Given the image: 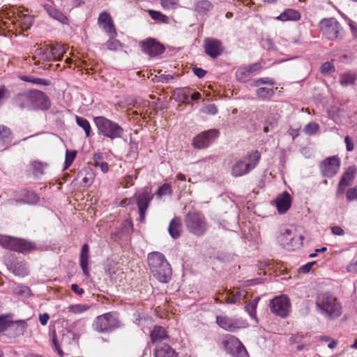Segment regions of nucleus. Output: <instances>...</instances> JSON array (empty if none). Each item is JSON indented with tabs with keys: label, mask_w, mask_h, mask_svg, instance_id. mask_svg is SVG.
Wrapping results in <instances>:
<instances>
[{
	"label": "nucleus",
	"mask_w": 357,
	"mask_h": 357,
	"mask_svg": "<svg viewBox=\"0 0 357 357\" xmlns=\"http://www.w3.org/2000/svg\"><path fill=\"white\" fill-rule=\"evenodd\" d=\"M15 105L20 109L47 110L51 107L49 97L38 90H28L17 94Z\"/></svg>",
	"instance_id": "f257e3e1"
},
{
	"label": "nucleus",
	"mask_w": 357,
	"mask_h": 357,
	"mask_svg": "<svg viewBox=\"0 0 357 357\" xmlns=\"http://www.w3.org/2000/svg\"><path fill=\"white\" fill-rule=\"evenodd\" d=\"M315 304L319 313L328 319H336L342 314V303L333 294L329 291L318 293Z\"/></svg>",
	"instance_id": "f03ea898"
},
{
	"label": "nucleus",
	"mask_w": 357,
	"mask_h": 357,
	"mask_svg": "<svg viewBox=\"0 0 357 357\" xmlns=\"http://www.w3.org/2000/svg\"><path fill=\"white\" fill-rule=\"evenodd\" d=\"M66 53V48L59 45H40L35 51L32 57L35 64L40 66L44 70H48L52 64L48 62L61 60Z\"/></svg>",
	"instance_id": "7ed1b4c3"
},
{
	"label": "nucleus",
	"mask_w": 357,
	"mask_h": 357,
	"mask_svg": "<svg viewBox=\"0 0 357 357\" xmlns=\"http://www.w3.org/2000/svg\"><path fill=\"white\" fill-rule=\"evenodd\" d=\"M148 262L151 272L159 282L167 283L171 280L172 267L163 254L159 252L149 253Z\"/></svg>",
	"instance_id": "20e7f679"
},
{
	"label": "nucleus",
	"mask_w": 357,
	"mask_h": 357,
	"mask_svg": "<svg viewBox=\"0 0 357 357\" xmlns=\"http://www.w3.org/2000/svg\"><path fill=\"white\" fill-rule=\"evenodd\" d=\"M93 122L97 128L98 133L114 140L122 138L124 129L117 123L102 116L93 118Z\"/></svg>",
	"instance_id": "39448f33"
},
{
	"label": "nucleus",
	"mask_w": 357,
	"mask_h": 357,
	"mask_svg": "<svg viewBox=\"0 0 357 357\" xmlns=\"http://www.w3.org/2000/svg\"><path fill=\"white\" fill-rule=\"evenodd\" d=\"M261 159V154L257 151L248 152L242 159L237 160L231 168V175L234 177L244 176L254 169Z\"/></svg>",
	"instance_id": "423d86ee"
},
{
	"label": "nucleus",
	"mask_w": 357,
	"mask_h": 357,
	"mask_svg": "<svg viewBox=\"0 0 357 357\" xmlns=\"http://www.w3.org/2000/svg\"><path fill=\"white\" fill-rule=\"evenodd\" d=\"M2 17L8 21H4L3 26L6 29L10 27V24H18L22 30H26L32 25L31 16L22 13L18 9L12 8L2 11Z\"/></svg>",
	"instance_id": "0eeeda50"
},
{
	"label": "nucleus",
	"mask_w": 357,
	"mask_h": 357,
	"mask_svg": "<svg viewBox=\"0 0 357 357\" xmlns=\"http://www.w3.org/2000/svg\"><path fill=\"white\" fill-rule=\"evenodd\" d=\"M185 225L188 231L197 236L204 235L208 229L204 215L197 211H189L185 217Z\"/></svg>",
	"instance_id": "6e6552de"
},
{
	"label": "nucleus",
	"mask_w": 357,
	"mask_h": 357,
	"mask_svg": "<svg viewBox=\"0 0 357 357\" xmlns=\"http://www.w3.org/2000/svg\"><path fill=\"white\" fill-rule=\"evenodd\" d=\"M119 326V320L113 312L98 316L93 321V327L99 333H108Z\"/></svg>",
	"instance_id": "1a4fd4ad"
},
{
	"label": "nucleus",
	"mask_w": 357,
	"mask_h": 357,
	"mask_svg": "<svg viewBox=\"0 0 357 357\" xmlns=\"http://www.w3.org/2000/svg\"><path fill=\"white\" fill-rule=\"evenodd\" d=\"M319 28L322 34L331 40L338 38L342 30L340 24L333 17L324 18L321 20Z\"/></svg>",
	"instance_id": "9d476101"
},
{
	"label": "nucleus",
	"mask_w": 357,
	"mask_h": 357,
	"mask_svg": "<svg viewBox=\"0 0 357 357\" xmlns=\"http://www.w3.org/2000/svg\"><path fill=\"white\" fill-rule=\"evenodd\" d=\"M216 324L222 329L234 333L248 326L246 321L243 319H232L227 316H216Z\"/></svg>",
	"instance_id": "9b49d317"
},
{
	"label": "nucleus",
	"mask_w": 357,
	"mask_h": 357,
	"mask_svg": "<svg viewBox=\"0 0 357 357\" xmlns=\"http://www.w3.org/2000/svg\"><path fill=\"white\" fill-rule=\"evenodd\" d=\"M290 307V300L284 295L275 297L270 303L271 312L283 318L288 315Z\"/></svg>",
	"instance_id": "f8f14e48"
},
{
	"label": "nucleus",
	"mask_w": 357,
	"mask_h": 357,
	"mask_svg": "<svg viewBox=\"0 0 357 357\" xmlns=\"http://www.w3.org/2000/svg\"><path fill=\"white\" fill-rule=\"evenodd\" d=\"M218 136L219 131L216 129L204 131L193 138L192 146L199 149L207 148Z\"/></svg>",
	"instance_id": "ddd939ff"
},
{
	"label": "nucleus",
	"mask_w": 357,
	"mask_h": 357,
	"mask_svg": "<svg viewBox=\"0 0 357 357\" xmlns=\"http://www.w3.org/2000/svg\"><path fill=\"white\" fill-rule=\"evenodd\" d=\"M142 52L150 56L162 54L165 51L162 44L155 38H148L139 43Z\"/></svg>",
	"instance_id": "4468645a"
},
{
	"label": "nucleus",
	"mask_w": 357,
	"mask_h": 357,
	"mask_svg": "<svg viewBox=\"0 0 357 357\" xmlns=\"http://www.w3.org/2000/svg\"><path fill=\"white\" fill-rule=\"evenodd\" d=\"M136 203L139 208V220L144 222L145 219L146 211L153 199V195L151 192H142L135 195Z\"/></svg>",
	"instance_id": "2eb2a0df"
},
{
	"label": "nucleus",
	"mask_w": 357,
	"mask_h": 357,
	"mask_svg": "<svg viewBox=\"0 0 357 357\" xmlns=\"http://www.w3.org/2000/svg\"><path fill=\"white\" fill-rule=\"evenodd\" d=\"M340 166V159L333 156L324 160L320 165V169L323 176L332 177L337 173Z\"/></svg>",
	"instance_id": "dca6fc26"
},
{
	"label": "nucleus",
	"mask_w": 357,
	"mask_h": 357,
	"mask_svg": "<svg viewBox=\"0 0 357 357\" xmlns=\"http://www.w3.org/2000/svg\"><path fill=\"white\" fill-rule=\"evenodd\" d=\"M204 47L205 53L213 59L221 55L224 50L221 41L211 38H207L204 40Z\"/></svg>",
	"instance_id": "f3484780"
},
{
	"label": "nucleus",
	"mask_w": 357,
	"mask_h": 357,
	"mask_svg": "<svg viewBox=\"0 0 357 357\" xmlns=\"http://www.w3.org/2000/svg\"><path fill=\"white\" fill-rule=\"evenodd\" d=\"M98 24L102 26L103 31L108 35H117L114 21L109 13L106 11L100 13L98 18Z\"/></svg>",
	"instance_id": "a211bd4d"
},
{
	"label": "nucleus",
	"mask_w": 357,
	"mask_h": 357,
	"mask_svg": "<svg viewBox=\"0 0 357 357\" xmlns=\"http://www.w3.org/2000/svg\"><path fill=\"white\" fill-rule=\"evenodd\" d=\"M220 295L222 297L224 296L225 302L229 304L239 303L246 298L245 291L241 290L239 288H233L229 290L226 289L222 291Z\"/></svg>",
	"instance_id": "6ab92c4d"
},
{
	"label": "nucleus",
	"mask_w": 357,
	"mask_h": 357,
	"mask_svg": "<svg viewBox=\"0 0 357 357\" xmlns=\"http://www.w3.org/2000/svg\"><path fill=\"white\" fill-rule=\"evenodd\" d=\"M43 8L51 17L56 20L63 24H69L68 18L61 10L56 8L53 2L48 1L43 5Z\"/></svg>",
	"instance_id": "aec40b11"
},
{
	"label": "nucleus",
	"mask_w": 357,
	"mask_h": 357,
	"mask_svg": "<svg viewBox=\"0 0 357 357\" xmlns=\"http://www.w3.org/2000/svg\"><path fill=\"white\" fill-rule=\"evenodd\" d=\"M275 202L279 213H284L291 206V197L287 192H284L276 198Z\"/></svg>",
	"instance_id": "412c9836"
},
{
	"label": "nucleus",
	"mask_w": 357,
	"mask_h": 357,
	"mask_svg": "<svg viewBox=\"0 0 357 357\" xmlns=\"http://www.w3.org/2000/svg\"><path fill=\"white\" fill-rule=\"evenodd\" d=\"M153 354L154 357H178L174 349L165 343L157 344Z\"/></svg>",
	"instance_id": "4be33fe9"
},
{
	"label": "nucleus",
	"mask_w": 357,
	"mask_h": 357,
	"mask_svg": "<svg viewBox=\"0 0 357 357\" xmlns=\"http://www.w3.org/2000/svg\"><path fill=\"white\" fill-rule=\"evenodd\" d=\"M151 340L153 344H162V341L169 338L167 332L166 330L160 326H155L151 332Z\"/></svg>",
	"instance_id": "5701e85b"
},
{
	"label": "nucleus",
	"mask_w": 357,
	"mask_h": 357,
	"mask_svg": "<svg viewBox=\"0 0 357 357\" xmlns=\"http://www.w3.org/2000/svg\"><path fill=\"white\" fill-rule=\"evenodd\" d=\"M89 247L87 243H84L82 247V250L79 257L80 266L82 269L84 274L88 277L89 276Z\"/></svg>",
	"instance_id": "b1692460"
},
{
	"label": "nucleus",
	"mask_w": 357,
	"mask_h": 357,
	"mask_svg": "<svg viewBox=\"0 0 357 357\" xmlns=\"http://www.w3.org/2000/svg\"><path fill=\"white\" fill-rule=\"evenodd\" d=\"M301 17L299 11L292 8H287L284 10L279 16L275 19L282 22L287 21H298Z\"/></svg>",
	"instance_id": "393cba45"
},
{
	"label": "nucleus",
	"mask_w": 357,
	"mask_h": 357,
	"mask_svg": "<svg viewBox=\"0 0 357 357\" xmlns=\"http://www.w3.org/2000/svg\"><path fill=\"white\" fill-rule=\"evenodd\" d=\"M36 248V245L33 242L26 241L25 239L17 238L14 252L24 253L33 250Z\"/></svg>",
	"instance_id": "a878e982"
},
{
	"label": "nucleus",
	"mask_w": 357,
	"mask_h": 357,
	"mask_svg": "<svg viewBox=\"0 0 357 357\" xmlns=\"http://www.w3.org/2000/svg\"><path fill=\"white\" fill-rule=\"evenodd\" d=\"M213 8V3L208 0H199L194 3L193 10L199 15H206Z\"/></svg>",
	"instance_id": "bb28decb"
},
{
	"label": "nucleus",
	"mask_w": 357,
	"mask_h": 357,
	"mask_svg": "<svg viewBox=\"0 0 357 357\" xmlns=\"http://www.w3.org/2000/svg\"><path fill=\"white\" fill-rule=\"evenodd\" d=\"M181 221L179 218H174L170 222L169 225L168 231L170 236L176 239L180 237L181 234Z\"/></svg>",
	"instance_id": "cd10ccee"
},
{
	"label": "nucleus",
	"mask_w": 357,
	"mask_h": 357,
	"mask_svg": "<svg viewBox=\"0 0 357 357\" xmlns=\"http://www.w3.org/2000/svg\"><path fill=\"white\" fill-rule=\"evenodd\" d=\"M307 334L304 335L303 333H298L292 335L289 338V344L291 346H296L298 351L303 350L307 345L305 342V338Z\"/></svg>",
	"instance_id": "c85d7f7f"
},
{
	"label": "nucleus",
	"mask_w": 357,
	"mask_h": 357,
	"mask_svg": "<svg viewBox=\"0 0 357 357\" xmlns=\"http://www.w3.org/2000/svg\"><path fill=\"white\" fill-rule=\"evenodd\" d=\"M240 342L241 341L236 337L231 335H228L222 341V344L224 345L225 349L231 354L236 348L239 345Z\"/></svg>",
	"instance_id": "c756f323"
},
{
	"label": "nucleus",
	"mask_w": 357,
	"mask_h": 357,
	"mask_svg": "<svg viewBox=\"0 0 357 357\" xmlns=\"http://www.w3.org/2000/svg\"><path fill=\"white\" fill-rule=\"evenodd\" d=\"M275 94V91L272 88L261 86L256 90V95L258 99L261 100H270Z\"/></svg>",
	"instance_id": "7c9ffc66"
},
{
	"label": "nucleus",
	"mask_w": 357,
	"mask_h": 357,
	"mask_svg": "<svg viewBox=\"0 0 357 357\" xmlns=\"http://www.w3.org/2000/svg\"><path fill=\"white\" fill-rule=\"evenodd\" d=\"M17 238L6 235H0V245L5 249L15 250Z\"/></svg>",
	"instance_id": "2f4dec72"
},
{
	"label": "nucleus",
	"mask_w": 357,
	"mask_h": 357,
	"mask_svg": "<svg viewBox=\"0 0 357 357\" xmlns=\"http://www.w3.org/2000/svg\"><path fill=\"white\" fill-rule=\"evenodd\" d=\"M10 270L17 276L24 277L29 275V271L25 264L16 262L11 265Z\"/></svg>",
	"instance_id": "473e14b6"
},
{
	"label": "nucleus",
	"mask_w": 357,
	"mask_h": 357,
	"mask_svg": "<svg viewBox=\"0 0 357 357\" xmlns=\"http://www.w3.org/2000/svg\"><path fill=\"white\" fill-rule=\"evenodd\" d=\"M260 297L257 296L253 300L248 301L245 306V311L255 320H257V306Z\"/></svg>",
	"instance_id": "72a5a7b5"
},
{
	"label": "nucleus",
	"mask_w": 357,
	"mask_h": 357,
	"mask_svg": "<svg viewBox=\"0 0 357 357\" xmlns=\"http://www.w3.org/2000/svg\"><path fill=\"white\" fill-rule=\"evenodd\" d=\"M357 79V74L352 72H348L342 74L340 77V83L343 86L354 84Z\"/></svg>",
	"instance_id": "f704fd0d"
},
{
	"label": "nucleus",
	"mask_w": 357,
	"mask_h": 357,
	"mask_svg": "<svg viewBox=\"0 0 357 357\" xmlns=\"http://www.w3.org/2000/svg\"><path fill=\"white\" fill-rule=\"evenodd\" d=\"M280 241L284 246H294L295 241V236L292 234L291 230L287 229L281 235Z\"/></svg>",
	"instance_id": "c9c22d12"
},
{
	"label": "nucleus",
	"mask_w": 357,
	"mask_h": 357,
	"mask_svg": "<svg viewBox=\"0 0 357 357\" xmlns=\"http://www.w3.org/2000/svg\"><path fill=\"white\" fill-rule=\"evenodd\" d=\"M148 13L149 16L154 21L162 23V24H168L169 23V17L162 13L160 11H156L154 10H149Z\"/></svg>",
	"instance_id": "e433bc0d"
},
{
	"label": "nucleus",
	"mask_w": 357,
	"mask_h": 357,
	"mask_svg": "<svg viewBox=\"0 0 357 357\" xmlns=\"http://www.w3.org/2000/svg\"><path fill=\"white\" fill-rule=\"evenodd\" d=\"M76 123L77 124L81 127L85 132L86 136L89 137L91 136V127L89 121L81 116H76Z\"/></svg>",
	"instance_id": "4c0bfd02"
},
{
	"label": "nucleus",
	"mask_w": 357,
	"mask_h": 357,
	"mask_svg": "<svg viewBox=\"0 0 357 357\" xmlns=\"http://www.w3.org/2000/svg\"><path fill=\"white\" fill-rule=\"evenodd\" d=\"M353 178L354 175L352 173L349 172L344 173L339 183L337 193H342L344 192L343 188L349 185Z\"/></svg>",
	"instance_id": "58836bf2"
},
{
	"label": "nucleus",
	"mask_w": 357,
	"mask_h": 357,
	"mask_svg": "<svg viewBox=\"0 0 357 357\" xmlns=\"http://www.w3.org/2000/svg\"><path fill=\"white\" fill-rule=\"evenodd\" d=\"M236 77L238 81L245 83L250 79V73L245 66L241 67L236 72Z\"/></svg>",
	"instance_id": "ea45409f"
},
{
	"label": "nucleus",
	"mask_w": 357,
	"mask_h": 357,
	"mask_svg": "<svg viewBox=\"0 0 357 357\" xmlns=\"http://www.w3.org/2000/svg\"><path fill=\"white\" fill-rule=\"evenodd\" d=\"M12 139V132L8 127L0 125V142L7 143Z\"/></svg>",
	"instance_id": "a19ab883"
},
{
	"label": "nucleus",
	"mask_w": 357,
	"mask_h": 357,
	"mask_svg": "<svg viewBox=\"0 0 357 357\" xmlns=\"http://www.w3.org/2000/svg\"><path fill=\"white\" fill-rule=\"evenodd\" d=\"M12 318L13 315L11 314L0 315V333L10 327L11 324H13Z\"/></svg>",
	"instance_id": "79ce46f5"
},
{
	"label": "nucleus",
	"mask_w": 357,
	"mask_h": 357,
	"mask_svg": "<svg viewBox=\"0 0 357 357\" xmlns=\"http://www.w3.org/2000/svg\"><path fill=\"white\" fill-rule=\"evenodd\" d=\"M22 196L24 197L26 204H36L39 201V197L32 191L22 190Z\"/></svg>",
	"instance_id": "37998d69"
},
{
	"label": "nucleus",
	"mask_w": 357,
	"mask_h": 357,
	"mask_svg": "<svg viewBox=\"0 0 357 357\" xmlns=\"http://www.w3.org/2000/svg\"><path fill=\"white\" fill-rule=\"evenodd\" d=\"M78 176L82 178L83 183L88 185H90L93 183L95 178L94 173L91 169L85 170L84 174L83 172H79Z\"/></svg>",
	"instance_id": "c03bdc74"
},
{
	"label": "nucleus",
	"mask_w": 357,
	"mask_h": 357,
	"mask_svg": "<svg viewBox=\"0 0 357 357\" xmlns=\"http://www.w3.org/2000/svg\"><path fill=\"white\" fill-rule=\"evenodd\" d=\"M160 4L165 10H175L179 6V0H160Z\"/></svg>",
	"instance_id": "a18cd8bd"
},
{
	"label": "nucleus",
	"mask_w": 357,
	"mask_h": 357,
	"mask_svg": "<svg viewBox=\"0 0 357 357\" xmlns=\"http://www.w3.org/2000/svg\"><path fill=\"white\" fill-rule=\"evenodd\" d=\"M109 39L106 42L105 46L112 51H116L121 47V43L115 38L116 36L109 35Z\"/></svg>",
	"instance_id": "49530a36"
},
{
	"label": "nucleus",
	"mask_w": 357,
	"mask_h": 357,
	"mask_svg": "<svg viewBox=\"0 0 357 357\" xmlns=\"http://www.w3.org/2000/svg\"><path fill=\"white\" fill-rule=\"evenodd\" d=\"M135 172L136 174L135 176L127 175L122 178L120 184L123 188H128L134 185V181L137 178V175L139 173V171L137 169Z\"/></svg>",
	"instance_id": "de8ad7c7"
},
{
	"label": "nucleus",
	"mask_w": 357,
	"mask_h": 357,
	"mask_svg": "<svg viewBox=\"0 0 357 357\" xmlns=\"http://www.w3.org/2000/svg\"><path fill=\"white\" fill-rule=\"evenodd\" d=\"M89 309V306L85 304L70 305L68 307L69 312L73 314H81Z\"/></svg>",
	"instance_id": "09e8293b"
},
{
	"label": "nucleus",
	"mask_w": 357,
	"mask_h": 357,
	"mask_svg": "<svg viewBox=\"0 0 357 357\" xmlns=\"http://www.w3.org/2000/svg\"><path fill=\"white\" fill-rule=\"evenodd\" d=\"M31 165L33 169V174L38 176L44 173L43 170L47 167V163L34 160L31 162Z\"/></svg>",
	"instance_id": "8fccbe9b"
},
{
	"label": "nucleus",
	"mask_w": 357,
	"mask_h": 357,
	"mask_svg": "<svg viewBox=\"0 0 357 357\" xmlns=\"http://www.w3.org/2000/svg\"><path fill=\"white\" fill-rule=\"evenodd\" d=\"M14 324H16L15 328V336H21L24 334L27 328V324L24 320H17L16 321H13Z\"/></svg>",
	"instance_id": "3c124183"
},
{
	"label": "nucleus",
	"mask_w": 357,
	"mask_h": 357,
	"mask_svg": "<svg viewBox=\"0 0 357 357\" xmlns=\"http://www.w3.org/2000/svg\"><path fill=\"white\" fill-rule=\"evenodd\" d=\"M275 84V82L273 79L270 77H262L253 80L250 85L252 86H259L261 84H267L273 86Z\"/></svg>",
	"instance_id": "603ef678"
},
{
	"label": "nucleus",
	"mask_w": 357,
	"mask_h": 357,
	"mask_svg": "<svg viewBox=\"0 0 357 357\" xmlns=\"http://www.w3.org/2000/svg\"><path fill=\"white\" fill-rule=\"evenodd\" d=\"M319 128V126L317 123L310 122L304 127L303 131L306 135H312L318 132Z\"/></svg>",
	"instance_id": "864d4df0"
},
{
	"label": "nucleus",
	"mask_w": 357,
	"mask_h": 357,
	"mask_svg": "<svg viewBox=\"0 0 357 357\" xmlns=\"http://www.w3.org/2000/svg\"><path fill=\"white\" fill-rule=\"evenodd\" d=\"M76 155V151L66 150L65 158V169H67L72 165Z\"/></svg>",
	"instance_id": "5fc2aeb1"
},
{
	"label": "nucleus",
	"mask_w": 357,
	"mask_h": 357,
	"mask_svg": "<svg viewBox=\"0 0 357 357\" xmlns=\"http://www.w3.org/2000/svg\"><path fill=\"white\" fill-rule=\"evenodd\" d=\"M172 187L170 185V184L169 183H164L162 185H161L157 192H156V195L160 197H162L163 196H165V195H172Z\"/></svg>",
	"instance_id": "6e6d98bb"
},
{
	"label": "nucleus",
	"mask_w": 357,
	"mask_h": 357,
	"mask_svg": "<svg viewBox=\"0 0 357 357\" xmlns=\"http://www.w3.org/2000/svg\"><path fill=\"white\" fill-rule=\"evenodd\" d=\"M231 355L234 357H248V353L241 342L239 343V345L236 348L234 351H233Z\"/></svg>",
	"instance_id": "4d7b16f0"
},
{
	"label": "nucleus",
	"mask_w": 357,
	"mask_h": 357,
	"mask_svg": "<svg viewBox=\"0 0 357 357\" xmlns=\"http://www.w3.org/2000/svg\"><path fill=\"white\" fill-rule=\"evenodd\" d=\"M10 97V92L8 89L4 86H0V106L3 105L5 100Z\"/></svg>",
	"instance_id": "13d9d810"
},
{
	"label": "nucleus",
	"mask_w": 357,
	"mask_h": 357,
	"mask_svg": "<svg viewBox=\"0 0 357 357\" xmlns=\"http://www.w3.org/2000/svg\"><path fill=\"white\" fill-rule=\"evenodd\" d=\"M335 71V68L333 64H331L330 62H326L323 63L321 66V73L322 74H328L331 72Z\"/></svg>",
	"instance_id": "bf43d9fd"
},
{
	"label": "nucleus",
	"mask_w": 357,
	"mask_h": 357,
	"mask_svg": "<svg viewBox=\"0 0 357 357\" xmlns=\"http://www.w3.org/2000/svg\"><path fill=\"white\" fill-rule=\"evenodd\" d=\"M347 199L352 201L357 199V185L354 188H349L346 193Z\"/></svg>",
	"instance_id": "052dcab7"
},
{
	"label": "nucleus",
	"mask_w": 357,
	"mask_h": 357,
	"mask_svg": "<svg viewBox=\"0 0 357 357\" xmlns=\"http://www.w3.org/2000/svg\"><path fill=\"white\" fill-rule=\"evenodd\" d=\"M52 344H53V348L58 353V354L60 356H62L63 355V352L62 349H61L56 339V335H54L52 337Z\"/></svg>",
	"instance_id": "680f3d73"
},
{
	"label": "nucleus",
	"mask_w": 357,
	"mask_h": 357,
	"mask_svg": "<svg viewBox=\"0 0 357 357\" xmlns=\"http://www.w3.org/2000/svg\"><path fill=\"white\" fill-rule=\"evenodd\" d=\"M94 166L96 167H100L103 173H107L109 171V166L106 162L96 161V162L94 164Z\"/></svg>",
	"instance_id": "e2e57ef3"
},
{
	"label": "nucleus",
	"mask_w": 357,
	"mask_h": 357,
	"mask_svg": "<svg viewBox=\"0 0 357 357\" xmlns=\"http://www.w3.org/2000/svg\"><path fill=\"white\" fill-rule=\"evenodd\" d=\"M245 67L248 68V70H249V72L251 74L255 71L259 70L261 68V65L260 63H255L252 65H249Z\"/></svg>",
	"instance_id": "0e129e2a"
},
{
	"label": "nucleus",
	"mask_w": 357,
	"mask_h": 357,
	"mask_svg": "<svg viewBox=\"0 0 357 357\" xmlns=\"http://www.w3.org/2000/svg\"><path fill=\"white\" fill-rule=\"evenodd\" d=\"M193 73L196 75L199 78H202L206 74V71L201 68L195 67L193 68Z\"/></svg>",
	"instance_id": "69168bd1"
},
{
	"label": "nucleus",
	"mask_w": 357,
	"mask_h": 357,
	"mask_svg": "<svg viewBox=\"0 0 357 357\" xmlns=\"http://www.w3.org/2000/svg\"><path fill=\"white\" fill-rule=\"evenodd\" d=\"M316 264L315 261H312V262H308L306 264H305L304 266H301V271L303 272V273H308L310 271V270L312 269V266Z\"/></svg>",
	"instance_id": "338daca9"
},
{
	"label": "nucleus",
	"mask_w": 357,
	"mask_h": 357,
	"mask_svg": "<svg viewBox=\"0 0 357 357\" xmlns=\"http://www.w3.org/2000/svg\"><path fill=\"white\" fill-rule=\"evenodd\" d=\"M348 24L349 25L350 29L352 32V33L357 36V24L356 22L352 21L351 20H349Z\"/></svg>",
	"instance_id": "774afa93"
}]
</instances>
